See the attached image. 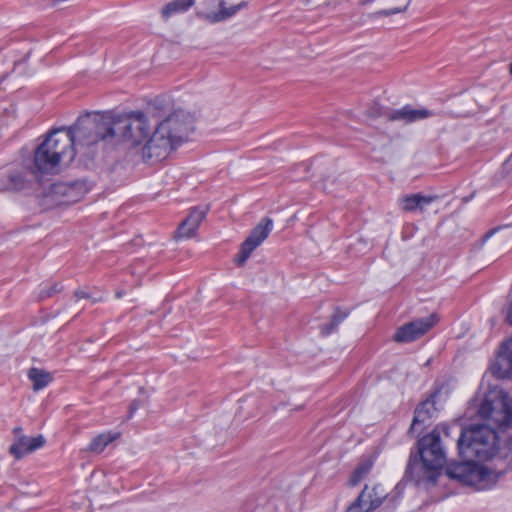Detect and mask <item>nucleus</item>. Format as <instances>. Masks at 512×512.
Listing matches in <instances>:
<instances>
[{
    "label": "nucleus",
    "mask_w": 512,
    "mask_h": 512,
    "mask_svg": "<svg viewBox=\"0 0 512 512\" xmlns=\"http://www.w3.org/2000/svg\"><path fill=\"white\" fill-rule=\"evenodd\" d=\"M437 199V195L407 194L398 199V205L404 212H423L427 205Z\"/></svg>",
    "instance_id": "18"
},
{
    "label": "nucleus",
    "mask_w": 512,
    "mask_h": 512,
    "mask_svg": "<svg viewBox=\"0 0 512 512\" xmlns=\"http://www.w3.org/2000/svg\"><path fill=\"white\" fill-rule=\"evenodd\" d=\"M434 412L433 403L426 400L420 403L414 412V418L409 429V433H413L417 426L424 425L432 416Z\"/></svg>",
    "instance_id": "19"
},
{
    "label": "nucleus",
    "mask_w": 512,
    "mask_h": 512,
    "mask_svg": "<svg viewBox=\"0 0 512 512\" xmlns=\"http://www.w3.org/2000/svg\"><path fill=\"white\" fill-rule=\"evenodd\" d=\"M119 437H120V434L117 432H108V433L100 434V435L96 436L95 438H93V440L89 444L87 450L92 453L99 454V453L103 452L104 449L110 443L114 442Z\"/></svg>",
    "instance_id": "22"
},
{
    "label": "nucleus",
    "mask_w": 512,
    "mask_h": 512,
    "mask_svg": "<svg viewBox=\"0 0 512 512\" xmlns=\"http://www.w3.org/2000/svg\"><path fill=\"white\" fill-rule=\"evenodd\" d=\"M445 473L450 479H454L460 484L472 487L477 491L492 488L499 477V474L486 466L470 461L450 463L447 465Z\"/></svg>",
    "instance_id": "5"
},
{
    "label": "nucleus",
    "mask_w": 512,
    "mask_h": 512,
    "mask_svg": "<svg viewBox=\"0 0 512 512\" xmlns=\"http://www.w3.org/2000/svg\"><path fill=\"white\" fill-rule=\"evenodd\" d=\"M509 72H510V74L512 75V62H511V63H510V65H509Z\"/></svg>",
    "instance_id": "36"
},
{
    "label": "nucleus",
    "mask_w": 512,
    "mask_h": 512,
    "mask_svg": "<svg viewBox=\"0 0 512 512\" xmlns=\"http://www.w3.org/2000/svg\"><path fill=\"white\" fill-rule=\"evenodd\" d=\"M207 209L194 207L190 210L188 216L179 224L175 232L176 239H189L195 236L200 224L205 219Z\"/></svg>",
    "instance_id": "15"
},
{
    "label": "nucleus",
    "mask_w": 512,
    "mask_h": 512,
    "mask_svg": "<svg viewBox=\"0 0 512 512\" xmlns=\"http://www.w3.org/2000/svg\"><path fill=\"white\" fill-rule=\"evenodd\" d=\"M127 140L128 112L117 109L86 113L74 125L54 129L44 139L65 164L71 163L77 154L92 159L99 143L117 148Z\"/></svg>",
    "instance_id": "1"
},
{
    "label": "nucleus",
    "mask_w": 512,
    "mask_h": 512,
    "mask_svg": "<svg viewBox=\"0 0 512 512\" xmlns=\"http://www.w3.org/2000/svg\"><path fill=\"white\" fill-rule=\"evenodd\" d=\"M348 314V312L341 311L339 308H337L331 317V321L327 324H323L320 327L321 334L323 336L331 334L337 328V326L348 316Z\"/></svg>",
    "instance_id": "26"
},
{
    "label": "nucleus",
    "mask_w": 512,
    "mask_h": 512,
    "mask_svg": "<svg viewBox=\"0 0 512 512\" xmlns=\"http://www.w3.org/2000/svg\"><path fill=\"white\" fill-rule=\"evenodd\" d=\"M148 105L145 111L130 112V155L149 138L151 125L148 117Z\"/></svg>",
    "instance_id": "13"
},
{
    "label": "nucleus",
    "mask_w": 512,
    "mask_h": 512,
    "mask_svg": "<svg viewBox=\"0 0 512 512\" xmlns=\"http://www.w3.org/2000/svg\"><path fill=\"white\" fill-rule=\"evenodd\" d=\"M479 416L497 428H504L512 422V405L502 390H492L486 394L478 410Z\"/></svg>",
    "instance_id": "6"
},
{
    "label": "nucleus",
    "mask_w": 512,
    "mask_h": 512,
    "mask_svg": "<svg viewBox=\"0 0 512 512\" xmlns=\"http://www.w3.org/2000/svg\"><path fill=\"white\" fill-rule=\"evenodd\" d=\"M506 320L512 326V302L508 306Z\"/></svg>",
    "instance_id": "32"
},
{
    "label": "nucleus",
    "mask_w": 512,
    "mask_h": 512,
    "mask_svg": "<svg viewBox=\"0 0 512 512\" xmlns=\"http://www.w3.org/2000/svg\"><path fill=\"white\" fill-rule=\"evenodd\" d=\"M148 113L154 118H163L157 128L179 146L188 140L194 130L192 115L181 108H175L169 98L156 97L148 103Z\"/></svg>",
    "instance_id": "3"
},
{
    "label": "nucleus",
    "mask_w": 512,
    "mask_h": 512,
    "mask_svg": "<svg viewBox=\"0 0 512 512\" xmlns=\"http://www.w3.org/2000/svg\"><path fill=\"white\" fill-rule=\"evenodd\" d=\"M418 450L411 452L404 478L415 484L434 485L445 463V454L440 445V433L435 429L419 439Z\"/></svg>",
    "instance_id": "2"
},
{
    "label": "nucleus",
    "mask_w": 512,
    "mask_h": 512,
    "mask_svg": "<svg viewBox=\"0 0 512 512\" xmlns=\"http://www.w3.org/2000/svg\"><path fill=\"white\" fill-rule=\"evenodd\" d=\"M495 231H496V229H492L489 232H487L485 235V239H488L489 237H491L495 233Z\"/></svg>",
    "instance_id": "34"
},
{
    "label": "nucleus",
    "mask_w": 512,
    "mask_h": 512,
    "mask_svg": "<svg viewBox=\"0 0 512 512\" xmlns=\"http://www.w3.org/2000/svg\"><path fill=\"white\" fill-rule=\"evenodd\" d=\"M457 446L461 455L486 461L496 455L498 437L495 429L486 424L471 425L461 430Z\"/></svg>",
    "instance_id": "4"
},
{
    "label": "nucleus",
    "mask_w": 512,
    "mask_h": 512,
    "mask_svg": "<svg viewBox=\"0 0 512 512\" xmlns=\"http://www.w3.org/2000/svg\"><path fill=\"white\" fill-rule=\"evenodd\" d=\"M28 378L33 384L34 391L45 388L52 381V375L49 372L38 368H31L28 372Z\"/></svg>",
    "instance_id": "23"
},
{
    "label": "nucleus",
    "mask_w": 512,
    "mask_h": 512,
    "mask_svg": "<svg viewBox=\"0 0 512 512\" xmlns=\"http://www.w3.org/2000/svg\"><path fill=\"white\" fill-rule=\"evenodd\" d=\"M273 228V220L269 217H264L252 229L249 236L242 243L239 254L235 262L238 266H242L250 257L251 253L268 237Z\"/></svg>",
    "instance_id": "11"
},
{
    "label": "nucleus",
    "mask_w": 512,
    "mask_h": 512,
    "mask_svg": "<svg viewBox=\"0 0 512 512\" xmlns=\"http://www.w3.org/2000/svg\"><path fill=\"white\" fill-rule=\"evenodd\" d=\"M407 5L408 4H406L403 8L385 9V10L380 11L379 14L383 15V16H390L393 14L401 13L406 10Z\"/></svg>",
    "instance_id": "31"
},
{
    "label": "nucleus",
    "mask_w": 512,
    "mask_h": 512,
    "mask_svg": "<svg viewBox=\"0 0 512 512\" xmlns=\"http://www.w3.org/2000/svg\"><path fill=\"white\" fill-rule=\"evenodd\" d=\"M390 495L386 493L380 484L373 487L365 485L355 501L347 508L346 512H373L379 508Z\"/></svg>",
    "instance_id": "12"
},
{
    "label": "nucleus",
    "mask_w": 512,
    "mask_h": 512,
    "mask_svg": "<svg viewBox=\"0 0 512 512\" xmlns=\"http://www.w3.org/2000/svg\"><path fill=\"white\" fill-rule=\"evenodd\" d=\"M62 290V286L58 283L52 285L48 290H42L39 297L40 299H45L52 297L56 293H59Z\"/></svg>",
    "instance_id": "29"
},
{
    "label": "nucleus",
    "mask_w": 512,
    "mask_h": 512,
    "mask_svg": "<svg viewBox=\"0 0 512 512\" xmlns=\"http://www.w3.org/2000/svg\"><path fill=\"white\" fill-rule=\"evenodd\" d=\"M45 444V438L42 435L37 437H27L25 435L17 436L10 446V453L16 459H21L25 455L34 452Z\"/></svg>",
    "instance_id": "16"
},
{
    "label": "nucleus",
    "mask_w": 512,
    "mask_h": 512,
    "mask_svg": "<svg viewBox=\"0 0 512 512\" xmlns=\"http://www.w3.org/2000/svg\"><path fill=\"white\" fill-rule=\"evenodd\" d=\"M178 147L179 145L156 127L151 137L137 148L132 156L137 161L154 164L166 159Z\"/></svg>",
    "instance_id": "7"
},
{
    "label": "nucleus",
    "mask_w": 512,
    "mask_h": 512,
    "mask_svg": "<svg viewBox=\"0 0 512 512\" xmlns=\"http://www.w3.org/2000/svg\"><path fill=\"white\" fill-rule=\"evenodd\" d=\"M14 439L17 438V436L22 435V428L21 427H15L13 429Z\"/></svg>",
    "instance_id": "33"
},
{
    "label": "nucleus",
    "mask_w": 512,
    "mask_h": 512,
    "mask_svg": "<svg viewBox=\"0 0 512 512\" xmlns=\"http://www.w3.org/2000/svg\"><path fill=\"white\" fill-rule=\"evenodd\" d=\"M225 4V0H200L199 5L202 9L201 14L206 18V14L209 12H215V7H220Z\"/></svg>",
    "instance_id": "27"
},
{
    "label": "nucleus",
    "mask_w": 512,
    "mask_h": 512,
    "mask_svg": "<svg viewBox=\"0 0 512 512\" xmlns=\"http://www.w3.org/2000/svg\"><path fill=\"white\" fill-rule=\"evenodd\" d=\"M443 433H444L445 436H449V428L444 426L443 427Z\"/></svg>",
    "instance_id": "35"
},
{
    "label": "nucleus",
    "mask_w": 512,
    "mask_h": 512,
    "mask_svg": "<svg viewBox=\"0 0 512 512\" xmlns=\"http://www.w3.org/2000/svg\"><path fill=\"white\" fill-rule=\"evenodd\" d=\"M436 314L419 318L397 328L393 339L398 343H410L418 340L431 330L438 322Z\"/></svg>",
    "instance_id": "10"
},
{
    "label": "nucleus",
    "mask_w": 512,
    "mask_h": 512,
    "mask_svg": "<svg viewBox=\"0 0 512 512\" xmlns=\"http://www.w3.org/2000/svg\"><path fill=\"white\" fill-rule=\"evenodd\" d=\"M88 191L89 186L85 181L54 183L44 193L42 202L46 208L70 205L80 201Z\"/></svg>",
    "instance_id": "8"
},
{
    "label": "nucleus",
    "mask_w": 512,
    "mask_h": 512,
    "mask_svg": "<svg viewBox=\"0 0 512 512\" xmlns=\"http://www.w3.org/2000/svg\"><path fill=\"white\" fill-rule=\"evenodd\" d=\"M195 0H172L167 3L161 10V16L164 20H168L175 14L186 12Z\"/></svg>",
    "instance_id": "21"
},
{
    "label": "nucleus",
    "mask_w": 512,
    "mask_h": 512,
    "mask_svg": "<svg viewBox=\"0 0 512 512\" xmlns=\"http://www.w3.org/2000/svg\"><path fill=\"white\" fill-rule=\"evenodd\" d=\"M59 153L51 151L43 141L34 153V166L41 173H56L62 165H66Z\"/></svg>",
    "instance_id": "14"
},
{
    "label": "nucleus",
    "mask_w": 512,
    "mask_h": 512,
    "mask_svg": "<svg viewBox=\"0 0 512 512\" xmlns=\"http://www.w3.org/2000/svg\"><path fill=\"white\" fill-rule=\"evenodd\" d=\"M247 3L242 1L241 3L231 6L227 8L225 4L219 7V11L217 12H209L206 14V20L211 23H217L224 21L232 16H234L238 11L242 8L246 7Z\"/></svg>",
    "instance_id": "20"
},
{
    "label": "nucleus",
    "mask_w": 512,
    "mask_h": 512,
    "mask_svg": "<svg viewBox=\"0 0 512 512\" xmlns=\"http://www.w3.org/2000/svg\"><path fill=\"white\" fill-rule=\"evenodd\" d=\"M366 115L370 118L386 117L389 121H399L404 124L420 121L436 114L426 108H413L411 105H405L400 109H390L382 106L378 102H373L366 110Z\"/></svg>",
    "instance_id": "9"
},
{
    "label": "nucleus",
    "mask_w": 512,
    "mask_h": 512,
    "mask_svg": "<svg viewBox=\"0 0 512 512\" xmlns=\"http://www.w3.org/2000/svg\"><path fill=\"white\" fill-rule=\"evenodd\" d=\"M124 293H117L118 297H122Z\"/></svg>",
    "instance_id": "37"
},
{
    "label": "nucleus",
    "mask_w": 512,
    "mask_h": 512,
    "mask_svg": "<svg viewBox=\"0 0 512 512\" xmlns=\"http://www.w3.org/2000/svg\"><path fill=\"white\" fill-rule=\"evenodd\" d=\"M24 186L23 178L19 173L1 174L0 175V190L12 191L20 190Z\"/></svg>",
    "instance_id": "24"
},
{
    "label": "nucleus",
    "mask_w": 512,
    "mask_h": 512,
    "mask_svg": "<svg viewBox=\"0 0 512 512\" xmlns=\"http://www.w3.org/2000/svg\"><path fill=\"white\" fill-rule=\"evenodd\" d=\"M139 394H140L139 398L133 400V403L130 404V416L136 409L144 406L148 400V394L143 387L139 388Z\"/></svg>",
    "instance_id": "28"
},
{
    "label": "nucleus",
    "mask_w": 512,
    "mask_h": 512,
    "mask_svg": "<svg viewBox=\"0 0 512 512\" xmlns=\"http://www.w3.org/2000/svg\"><path fill=\"white\" fill-rule=\"evenodd\" d=\"M493 375L500 379L512 376V339L503 344L494 365Z\"/></svg>",
    "instance_id": "17"
},
{
    "label": "nucleus",
    "mask_w": 512,
    "mask_h": 512,
    "mask_svg": "<svg viewBox=\"0 0 512 512\" xmlns=\"http://www.w3.org/2000/svg\"><path fill=\"white\" fill-rule=\"evenodd\" d=\"M74 296L77 299H82V298L91 299L93 302H97V301L102 300V297H98V298L92 297L89 293H87L86 291L81 290V289L76 290L74 292Z\"/></svg>",
    "instance_id": "30"
},
{
    "label": "nucleus",
    "mask_w": 512,
    "mask_h": 512,
    "mask_svg": "<svg viewBox=\"0 0 512 512\" xmlns=\"http://www.w3.org/2000/svg\"><path fill=\"white\" fill-rule=\"evenodd\" d=\"M373 467V461L370 459H365L361 461L358 466L353 471L350 479L349 485L354 487L357 486L360 482L367 478L371 469Z\"/></svg>",
    "instance_id": "25"
}]
</instances>
